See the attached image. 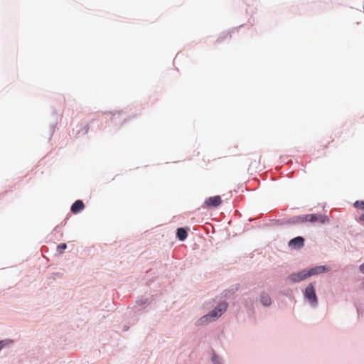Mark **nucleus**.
Here are the masks:
<instances>
[{
	"instance_id": "nucleus-1",
	"label": "nucleus",
	"mask_w": 364,
	"mask_h": 364,
	"mask_svg": "<svg viewBox=\"0 0 364 364\" xmlns=\"http://www.w3.org/2000/svg\"><path fill=\"white\" fill-rule=\"evenodd\" d=\"M227 308L228 304L226 302L220 303L213 311L201 317L199 320L200 323L202 324L208 321L215 320L227 310Z\"/></svg>"
},
{
	"instance_id": "nucleus-11",
	"label": "nucleus",
	"mask_w": 364,
	"mask_h": 364,
	"mask_svg": "<svg viewBox=\"0 0 364 364\" xmlns=\"http://www.w3.org/2000/svg\"><path fill=\"white\" fill-rule=\"evenodd\" d=\"M354 207L356 208L364 210V201H355L354 203Z\"/></svg>"
},
{
	"instance_id": "nucleus-6",
	"label": "nucleus",
	"mask_w": 364,
	"mask_h": 364,
	"mask_svg": "<svg viewBox=\"0 0 364 364\" xmlns=\"http://www.w3.org/2000/svg\"><path fill=\"white\" fill-rule=\"evenodd\" d=\"M304 240L302 237H296L291 240L289 242V245L291 247L299 249L304 246Z\"/></svg>"
},
{
	"instance_id": "nucleus-12",
	"label": "nucleus",
	"mask_w": 364,
	"mask_h": 364,
	"mask_svg": "<svg viewBox=\"0 0 364 364\" xmlns=\"http://www.w3.org/2000/svg\"><path fill=\"white\" fill-rule=\"evenodd\" d=\"M67 248V245L65 243L60 244L58 245L57 250L59 252L60 254L63 253V250H65Z\"/></svg>"
},
{
	"instance_id": "nucleus-2",
	"label": "nucleus",
	"mask_w": 364,
	"mask_h": 364,
	"mask_svg": "<svg viewBox=\"0 0 364 364\" xmlns=\"http://www.w3.org/2000/svg\"><path fill=\"white\" fill-rule=\"evenodd\" d=\"M298 219L301 223L310 222L312 223H324L328 220L327 216L321 214H307L299 216Z\"/></svg>"
},
{
	"instance_id": "nucleus-13",
	"label": "nucleus",
	"mask_w": 364,
	"mask_h": 364,
	"mask_svg": "<svg viewBox=\"0 0 364 364\" xmlns=\"http://www.w3.org/2000/svg\"><path fill=\"white\" fill-rule=\"evenodd\" d=\"M12 341H0V350L3 348L4 346L8 343H11Z\"/></svg>"
},
{
	"instance_id": "nucleus-5",
	"label": "nucleus",
	"mask_w": 364,
	"mask_h": 364,
	"mask_svg": "<svg viewBox=\"0 0 364 364\" xmlns=\"http://www.w3.org/2000/svg\"><path fill=\"white\" fill-rule=\"evenodd\" d=\"M222 203V200L220 196L209 197L205 199V204L208 207L217 208Z\"/></svg>"
},
{
	"instance_id": "nucleus-3",
	"label": "nucleus",
	"mask_w": 364,
	"mask_h": 364,
	"mask_svg": "<svg viewBox=\"0 0 364 364\" xmlns=\"http://www.w3.org/2000/svg\"><path fill=\"white\" fill-rule=\"evenodd\" d=\"M304 296L306 299L309 300V301L313 306H316L317 305L318 299L316 295L314 287L312 284H309L306 288Z\"/></svg>"
},
{
	"instance_id": "nucleus-8",
	"label": "nucleus",
	"mask_w": 364,
	"mask_h": 364,
	"mask_svg": "<svg viewBox=\"0 0 364 364\" xmlns=\"http://www.w3.org/2000/svg\"><path fill=\"white\" fill-rule=\"evenodd\" d=\"M328 270L325 266H318L309 269L310 276L321 274Z\"/></svg>"
},
{
	"instance_id": "nucleus-14",
	"label": "nucleus",
	"mask_w": 364,
	"mask_h": 364,
	"mask_svg": "<svg viewBox=\"0 0 364 364\" xmlns=\"http://www.w3.org/2000/svg\"><path fill=\"white\" fill-rule=\"evenodd\" d=\"M213 362L215 363V364H222L220 361H219V358L217 357V356H213Z\"/></svg>"
},
{
	"instance_id": "nucleus-4",
	"label": "nucleus",
	"mask_w": 364,
	"mask_h": 364,
	"mask_svg": "<svg viewBox=\"0 0 364 364\" xmlns=\"http://www.w3.org/2000/svg\"><path fill=\"white\" fill-rule=\"evenodd\" d=\"M309 277H311L309 271L307 269H304L300 272L291 274L289 278L291 281L298 282L306 279Z\"/></svg>"
},
{
	"instance_id": "nucleus-9",
	"label": "nucleus",
	"mask_w": 364,
	"mask_h": 364,
	"mask_svg": "<svg viewBox=\"0 0 364 364\" xmlns=\"http://www.w3.org/2000/svg\"><path fill=\"white\" fill-rule=\"evenodd\" d=\"M260 301L262 304L265 306H269L272 304V299L270 296L266 293H262L261 294Z\"/></svg>"
},
{
	"instance_id": "nucleus-15",
	"label": "nucleus",
	"mask_w": 364,
	"mask_h": 364,
	"mask_svg": "<svg viewBox=\"0 0 364 364\" xmlns=\"http://www.w3.org/2000/svg\"><path fill=\"white\" fill-rule=\"evenodd\" d=\"M359 220L360 221H362V222H364V213L362 214L360 218H359Z\"/></svg>"
},
{
	"instance_id": "nucleus-16",
	"label": "nucleus",
	"mask_w": 364,
	"mask_h": 364,
	"mask_svg": "<svg viewBox=\"0 0 364 364\" xmlns=\"http://www.w3.org/2000/svg\"><path fill=\"white\" fill-rule=\"evenodd\" d=\"M360 270L364 273V263L360 266Z\"/></svg>"
},
{
	"instance_id": "nucleus-7",
	"label": "nucleus",
	"mask_w": 364,
	"mask_h": 364,
	"mask_svg": "<svg viewBox=\"0 0 364 364\" xmlns=\"http://www.w3.org/2000/svg\"><path fill=\"white\" fill-rule=\"evenodd\" d=\"M85 208L84 203L82 200H76L71 206V211L76 214L80 211L82 210Z\"/></svg>"
},
{
	"instance_id": "nucleus-10",
	"label": "nucleus",
	"mask_w": 364,
	"mask_h": 364,
	"mask_svg": "<svg viewBox=\"0 0 364 364\" xmlns=\"http://www.w3.org/2000/svg\"><path fill=\"white\" fill-rule=\"evenodd\" d=\"M187 232L184 228H180L177 229V237L179 240L183 241L187 237Z\"/></svg>"
}]
</instances>
